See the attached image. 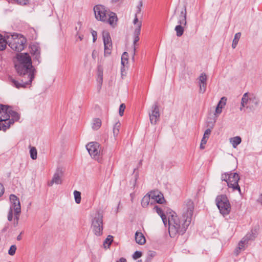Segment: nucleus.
I'll use <instances>...</instances> for the list:
<instances>
[{
  "label": "nucleus",
  "instance_id": "1",
  "mask_svg": "<svg viewBox=\"0 0 262 262\" xmlns=\"http://www.w3.org/2000/svg\"><path fill=\"white\" fill-rule=\"evenodd\" d=\"M16 58L15 68L20 78L17 80L9 76V80L11 84L17 89L26 88L31 84L34 78L35 70L32 66L31 58L29 54H17Z\"/></svg>",
  "mask_w": 262,
  "mask_h": 262
},
{
  "label": "nucleus",
  "instance_id": "2",
  "mask_svg": "<svg viewBox=\"0 0 262 262\" xmlns=\"http://www.w3.org/2000/svg\"><path fill=\"white\" fill-rule=\"evenodd\" d=\"M194 211V203L190 199L186 200L183 205L182 217H178L174 212L168 216L167 224L170 236L174 237L177 234H183L190 225Z\"/></svg>",
  "mask_w": 262,
  "mask_h": 262
},
{
  "label": "nucleus",
  "instance_id": "3",
  "mask_svg": "<svg viewBox=\"0 0 262 262\" xmlns=\"http://www.w3.org/2000/svg\"><path fill=\"white\" fill-rule=\"evenodd\" d=\"M26 42V39L19 34L13 33L7 35L8 45L14 51L20 52L23 50Z\"/></svg>",
  "mask_w": 262,
  "mask_h": 262
},
{
  "label": "nucleus",
  "instance_id": "4",
  "mask_svg": "<svg viewBox=\"0 0 262 262\" xmlns=\"http://www.w3.org/2000/svg\"><path fill=\"white\" fill-rule=\"evenodd\" d=\"M259 99L256 95L246 93L243 95L241 100L240 110H242L243 107L245 106L250 110H254L259 105Z\"/></svg>",
  "mask_w": 262,
  "mask_h": 262
},
{
  "label": "nucleus",
  "instance_id": "5",
  "mask_svg": "<svg viewBox=\"0 0 262 262\" xmlns=\"http://www.w3.org/2000/svg\"><path fill=\"white\" fill-rule=\"evenodd\" d=\"M10 107L6 105H0V130L6 131L13 124L10 120Z\"/></svg>",
  "mask_w": 262,
  "mask_h": 262
},
{
  "label": "nucleus",
  "instance_id": "6",
  "mask_svg": "<svg viewBox=\"0 0 262 262\" xmlns=\"http://www.w3.org/2000/svg\"><path fill=\"white\" fill-rule=\"evenodd\" d=\"M91 229L96 236H100L103 233V215L102 213L97 211L92 217Z\"/></svg>",
  "mask_w": 262,
  "mask_h": 262
},
{
  "label": "nucleus",
  "instance_id": "7",
  "mask_svg": "<svg viewBox=\"0 0 262 262\" xmlns=\"http://www.w3.org/2000/svg\"><path fill=\"white\" fill-rule=\"evenodd\" d=\"M215 202L220 212L225 216L230 213L231 211V205L229 200L225 195L217 196L215 199Z\"/></svg>",
  "mask_w": 262,
  "mask_h": 262
},
{
  "label": "nucleus",
  "instance_id": "8",
  "mask_svg": "<svg viewBox=\"0 0 262 262\" xmlns=\"http://www.w3.org/2000/svg\"><path fill=\"white\" fill-rule=\"evenodd\" d=\"M86 148L89 154L93 159L99 162L101 161V148L98 143L95 142H90L86 145Z\"/></svg>",
  "mask_w": 262,
  "mask_h": 262
},
{
  "label": "nucleus",
  "instance_id": "9",
  "mask_svg": "<svg viewBox=\"0 0 262 262\" xmlns=\"http://www.w3.org/2000/svg\"><path fill=\"white\" fill-rule=\"evenodd\" d=\"M94 11L96 18L100 21H105L109 13L104 6L98 5L94 7Z\"/></svg>",
  "mask_w": 262,
  "mask_h": 262
},
{
  "label": "nucleus",
  "instance_id": "10",
  "mask_svg": "<svg viewBox=\"0 0 262 262\" xmlns=\"http://www.w3.org/2000/svg\"><path fill=\"white\" fill-rule=\"evenodd\" d=\"M239 180V177L237 173L230 172V175L228 176L227 185L229 188H232L233 191L237 190L241 193V188L238 183Z\"/></svg>",
  "mask_w": 262,
  "mask_h": 262
},
{
  "label": "nucleus",
  "instance_id": "11",
  "mask_svg": "<svg viewBox=\"0 0 262 262\" xmlns=\"http://www.w3.org/2000/svg\"><path fill=\"white\" fill-rule=\"evenodd\" d=\"M257 235V230L256 229L251 230V232L247 233L239 242V249H244L245 246L248 244L249 241H253Z\"/></svg>",
  "mask_w": 262,
  "mask_h": 262
},
{
  "label": "nucleus",
  "instance_id": "12",
  "mask_svg": "<svg viewBox=\"0 0 262 262\" xmlns=\"http://www.w3.org/2000/svg\"><path fill=\"white\" fill-rule=\"evenodd\" d=\"M150 122L155 125L160 119V112L158 104L156 102L151 107V112L149 113Z\"/></svg>",
  "mask_w": 262,
  "mask_h": 262
},
{
  "label": "nucleus",
  "instance_id": "13",
  "mask_svg": "<svg viewBox=\"0 0 262 262\" xmlns=\"http://www.w3.org/2000/svg\"><path fill=\"white\" fill-rule=\"evenodd\" d=\"M9 199L11 203L10 209L16 213H20L21 207L19 199L14 194H11Z\"/></svg>",
  "mask_w": 262,
  "mask_h": 262
},
{
  "label": "nucleus",
  "instance_id": "14",
  "mask_svg": "<svg viewBox=\"0 0 262 262\" xmlns=\"http://www.w3.org/2000/svg\"><path fill=\"white\" fill-rule=\"evenodd\" d=\"M149 194L151 198V204L154 203L162 204L165 201L163 194L158 190L151 191Z\"/></svg>",
  "mask_w": 262,
  "mask_h": 262
},
{
  "label": "nucleus",
  "instance_id": "15",
  "mask_svg": "<svg viewBox=\"0 0 262 262\" xmlns=\"http://www.w3.org/2000/svg\"><path fill=\"white\" fill-rule=\"evenodd\" d=\"M30 53L34 56V60L39 62L40 50L39 47L37 45H32L30 47Z\"/></svg>",
  "mask_w": 262,
  "mask_h": 262
},
{
  "label": "nucleus",
  "instance_id": "16",
  "mask_svg": "<svg viewBox=\"0 0 262 262\" xmlns=\"http://www.w3.org/2000/svg\"><path fill=\"white\" fill-rule=\"evenodd\" d=\"M187 11L186 6H184V9L181 11L180 15H179L178 24L179 25H183L186 26L187 25L186 20Z\"/></svg>",
  "mask_w": 262,
  "mask_h": 262
},
{
  "label": "nucleus",
  "instance_id": "17",
  "mask_svg": "<svg viewBox=\"0 0 262 262\" xmlns=\"http://www.w3.org/2000/svg\"><path fill=\"white\" fill-rule=\"evenodd\" d=\"M117 21V17L116 14L113 12H109L107 14V20L105 21L108 22L110 25L114 27Z\"/></svg>",
  "mask_w": 262,
  "mask_h": 262
},
{
  "label": "nucleus",
  "instance_id": "18",
  "mask_svg": "<svg viewBox=\"0 0 262 262\" xmlns=\"http://www.w3.org/2000/svg\"><path fill=\"white\" fill-rule=\"evenodd\" d=\"M227 101V98L225 97H223L220 101L219 102L217 106L215 109V113L217 114H220L222 112V108L226 105Z\"/></svg>",
  "mask_w": 262,
  "mask_h": 262
},
{
  "label": "nucleus",
  "instance_id": "19",
  "mask_svg": "<svg viewBox=\"0 0 262 262\" xmlns=\"http://www.w3.org/2000/svg\"><path fill=\"white\" fill-rule=\"evenodd\" d=\"M135 240L137 243L141 245H144L146 242L144 235L138 231H137L135 233Z\"/></svg>",
  "mask_w": 262,
  "mask_h": 262
},
{
  "label": "nucleus",
  "instance_id": "20",
  "mask_svg": "<svg viewBox=\"0 0 262 262\" xmlns=\"http://www.w3.org/2000/svg\"><path fill=\"white\" fill-rule=\"evenodd\" d=\"M61 183L62 180L61 179V176L58 172H56L54 174L52 181L50 182H49L48 185L49 186H51L53 185L54 183H55L56 184H61Z\"/></svg>",
  "mask_w": 262,
  "mask_h": 262
},
{
  "label": "nucleus",
  "instance_id": "21",
  "mask_svg": "<svg viewBox=\"0 0 262 262\" xmlns=\"http://www.w3.org/2000/svg\"><path fill=\"white\" fill-rule=\"evenodd\" d=\"M154 209L156 210V212L161 216L164 225L166 226L167 225V217L164 214L162 210L157 205H156L154 207Z\"/></svg>",
  "mask_w": 262,
  "mask_h": 262
},
{
  "label": "nucleus",
  "instance_id": "22",
  "mask_svg": "<svg viewBox=\"0 0 262 262\" xmlns=\"http://www.w3.org/2000/svg\"><path fill=\"white\" fill-rule=\"evenodd\" d=\"M104 45L112 44L110 33L107 31H103L102 33Z\"/></svg>",
  "mask_w": 262,
  "mask_h": 262
},
{
  "label": "nucleus",
  "instance_id": "23",
  "mask_svg": "<svg viewBox=\"0 0 262 262\" xmlns=\"http://www.w3.org/2000/svg\"><path fill=\"white\" fill-rule=\"evenodd\" d=\"M151 198L149 193L145 195L142 199L141 205L143 207H147L149 204H151Z\"/></svg>",
  "mask_w": 262,
  "mask_h": 262
},
{
  "label": "nucleus",
  "instance_id": "24",
  "mask_svg": "<svg viewBox=\"0 0 262 262\" xmlns=\"http://www.w3.org/2000/svg\"><path fill=\"white\" fill-rule=\"evenodd\" d=\"M10 120L13 121V124L15 121H18L19 119V115L18 113L10 109Z\"/></svg>",
  "mask_w": 262,
  "mask_h": 262
},
{
  "label": "nucleus",
  "instance_id": "25",
  "mask_svg": "<svg viewBox=\"0 0 262 262\" xmlns=\"http://www.w3.org/2000/svg\"><path fill=\"white\" fill-rule=\"evenodd\" d=\"M230 142L231 143L232 146L234 148H236L238 145H239L241 142V138L239 136H236L230 139Z\"/></svg>",
  "mask_w": 262,
  "mask_h": 262
},
{
  "label": "nucleus",
  "instance_id": "26",
  "mask_svg": "<svg viewBox=\"0 0 262 262\" xmlns=\"http://www.w3.org/2000/svg\"><path fill=\"white\" fill-rule=\"evenodd\" d=\"M101 125V120L99 118H95L93 120L92 128L94 130H98Z\"/></svg>",
  "mask_w": 262,
  "mask_h": 262
},
{
  "label": "nucleus",
  "instance_id": "27",
  "mask_svg": "<svg viewBox=\"0 0 262 262\" xmlns=\"http://www.w3.org/2000/svg\"><path fill=\"white\" fill-rule=\"evenodd\" d=\"M121 126V123L119 121H117L115 123L113 127V135L114 137L116 138L119 133L120 128Z\"/></svg>",
  "mask_w": 262,
  "mask_h": 262
},
{
  "label": "nucleus",
  "instance_id": "28",
  "mask_svg": "<svg viewBox=\"0 0 262 262\" xmlns=\"http://www.w3.org/2000/svg\"><path fill=\"white\" fill-rule=\"evenodd\" d=\"M7 38L6 39L3 35L0 34V50L3 51L4 50L7 46Z\"/></svg>",
  "mask_w": 262,
  "mask_h": 262
},
{
  "label": "nucleus",
  "instance_id": "29",
  "mask_svg": "<svg viewBox=\"0 0 262 262\" xmlns=\"http://www.w3.org/2000/svg\"><path fill=\"white\" fill-rule=\"evenodd\" d=\"M174 30L176 31L177 36L180 37L184 33V26L181 25H177L176 26Z\"/></svg>",
  "mask_w": 262,
  "mask_h": 262
},
{
  "label": "nucleus",
  "instance_id": "30",
  "mask_svg": "<svg viewBox=\"0 0 262 262\" xmlns=\"http://www.w3.org/2000/svg\"><path fill=\"white\" fill-rule=\"evenodd\" d=\"M241 33L240 32L236 33L235 34L234 38L232 41V47L233 49H235L238 43L239 39L241 37Z\"/></svg>",
  "mask_w": 262,
  "mask_h": 262
},
{
  "label": "nucleus",
  "instance_id": "31",
  "mask_svg": "<svg viewBox=\"0 0 262 262\" xmlns=\"http://www.w3.org/2000/svg\"><path fill=\"white\" fill-rule=\"evenodd\" d=\"M30 154L32 159L35 160L37 158V152L35 147L30 146Z\"/></svg>",
  "mask_w": 262,
  "mask_h": 262
},
{
  "label": "nucleus",
  "instance_id": "32",
  "mask_svg": "<svg viewBox=\"0 0 262 262\" xmlns=\"http://www.w3.org/2000/svg\"><path fill=\"white\" fill-rule=\"evenodd\" d=\"M128 57V53L126 52H124L121 57V64L122 65L123 68H124L125 63H127Z\"/></svg>",
  "mask_w": 262,
  "mask_h": 262
},
{
  "label": "nucleus",
  "instance_id": "33",
  "mask_svg": "<svg viewBox=\"0 0 262 262\" xmlns=\"http://www.w3.org/2000/svg\"><path fill=\"white\" fill-rule=\"evenodd\" d=\"M74 195L75 202L77 204H79L81 202V193L78 191L75 190L74 192Z\"/></svg>",
  "mask_w": 262,
  "mask_h": 262
},
{
  "label": "nucleus",
  "instance_id": "34",
  "mask_svg": "<svg viewBox=\"0 0 262 262\" xmlns=\"http://www.w3.org/2000/svg\"><path fill=\"white\" fill-rule=\"evenodd\" d=\"M112 49V44H109L108 45H104V55H110L111 54Z\"/></svg>",
  "mask_w": 262,
  "mask_h": 262
},
{
  "label": "nucleus",
  "instance_id": "35",
  "mask_svg": "<svg viewBox=\"0 0 262 262\" xmlns=\"http://www.w3.org/2000/svg\"><path fill=\"white\" fill-rule=\"evenodd\" d=\"M199 80L200 84L206 83L207 76H206V74L204 73H202L199 78Z\"/></svg>",
  "mask_w": 262,
  "mask_h": 262
},
{
  "label": "nucleus",
  "instance_id": "36",
  "mask_svg": "<svg viewBox=\"0 0 262 262\" xmlns=\"http://www.w3.org/2000/svg\"><path fill=\"white\" fill-rule=\"evenodd\" d=\"M113 237L112 235H108L107 238L105 239V240L104 242V245L105 247H106L105 245L107 244L108 247L110 246V245L111 244L112 242H113Z\"/></svg>",
  "mask_w": 262,
  "mask_h": 262
},
{
  "label": "nucleus",
  "instance_id": "37",
  "mask_svg": "<svg viewBox=\"0 0 262 262\" xmlns=\"http://www.w3.org/2000/svg\"><path fill=\"white\" fill-rule=\"evenodd\" d=\"M20 214V213H16L14 212V220L13 223V225L14 227L17 226L18 224V221L19 219Z\"/></svg>",
  "mask_w": 262,
  "mask_h": 262
},
{
  "label": "nucleus",
  "instance_id": "38",
  "mask_svg": "<svg viewBox=\"0 0 262 262\" xmlns=\"http://www.w3.org/2000/svg\"><path fill=\"white\" fill-rule=\"evenodd\" d=\"M16 3L21 6L27 5L29 3V0H13Z\"/></svg>",
  "mask_w": 262,
  "mask_h": 262
},
{
  "label": "nucleus",
  "instance_id": "39",
  "mask_svg": "<svg viewBox=\"0 0 262 262\" xmlns=\"http://www.w3.org/2000/svg\"><path fill=\"white\" fill-rule=\"evenodd\" d=\"M137 14H138L137 13L135 14V17L134 19L133 23L134 25L136 26L137 27H141L142 23L141 21H139L138 20V18L137 17Z\"/></svg>",
  "mask_w": 262,
  "mask_h": 262
},
{
  "label": "nucleus",
  "instance_id": "40",
  "mask_svg": "<svg viewBox=\"0 0 262 262\" xmlns=\"http://www.w3.org/2000/svg\"><path fill=\"white\" fill-rule=\"evenodd\" d=\"M16 250V246L14 245H12L8 251V253L10 255L13 256L15 254Z\"/></svg>",
  "mask_w": 262,
  "mask_h": 262
},
{
  "label": "nucleus",
  "instance_id": "41",
  "mask_svg": "<svg viewBox=\"0 0 262 262\" xmlns=\"http://www.w3.org/2000/svg\"><path fill=\"white\" fill-rule=\"evenodd\" d=\"M229 175H230V173L225 172V173H222L221 175L222 181H225L227 183L228 181V176H229Z\"/></svg>",
  "mask_w": 262,
  "mask_h": 262
},
{
  "label": "nucleus",
  "instance_id": "42",
  "mask_svg": "<svg viewBox=\"0 0 262 262\" xmlns=\"http://www.w3.org/2000/svg\"><path fill=\"white\" fill-rule=\"evenodd\" d=\"M98 81H99V85L98 86V90L100 91V90L101 88V85L103 82V75L102 73H99L98 74Z\"/></svg>",
  "mask_w": 262,
  "mask_h": 262
},
{
  "label": "nucleus",
  "instance_id": "43",
  "mask_svg": "<svg viewBox=\"0 0 262 262\" xmlns=\"http://www.w3.org/2000/svg\"><path fill=\"white\" fill-rule=\"evenodd\" d=\"M139 37H138V36H134V51H133V59L134 58V56L135 55V52H136L135 45L139 41Z\"/></svg>",
  "mask_w": 262,
  "mask_h": 262
},
{
  "label": "nucleus",
  "instance_id": "44",
  "mask_svg": "<svg viewBox=\"0 0 262 262\" xmlns=\"http://www.w3.org/2000/svg\"><path fill=\"white\" fill-rule=\"evenodd\" d=\"M125 108V105L124 103H122L119 107V115L120 116L123 115V113Z\"/></svg>",
  "mask_w": 262,
  "mask_h": 262
},
{
  "label": "nucleus",
  "instance_id": "45",
  "mask_svg": "<svg viewBox=\"0 0 262 262\" xmlns=\"http://www.w3.org/2000/svg\"><path fill=\"white\" fill-rule=\"evenodd\" d=\"M142 256V252L140 251H136L133 255V258L134 259H137Z\"/></svg>",
  "mask_w": 262,
  "mask_h": 262
},
{
  "label": "nucleus",
  "instance_id": "46",
  "mask_svg": "<svg viewBox=\"0 0 262 262\" xmlns=\"http://www.w3.org/2000/svg\"><path fill=\"white\" fill-rule=\"evenodd\" d=\"M207 141V139L203 137V138L201 140V144H200V149H203L205 148V145L206 144Z\"/></svg>",
  "mask_w": 262,
  "mask_h": 262
},
{
  "label": "nucleus",
  "instance_id": "47",
  "mask_svg": "<svg viewBox=\"0 0 262 262\" xmlns=\"http://www.w3.org/2000/svg\"><path fill=\"white\" fill-rule=\"evenodd\" d=\"M156 254V252L153 251H149L147 252V258H148L149 259L151 260V258L154 257Z\"/></svg>",
  "mask_w": 262,
  "mask_h": 262
},
{
  "label": "nucleus",
  "instance_id": "48",
  "mask_svg": "<svg viewBox=\"0 0 262 262\" xmlns=\"http://www.w3.org/2000/svg\"><path fill=\"white\" fill-rule=\"evenodd\" d=\"M207 83L200 84V93H204L206 91Z\"/></svg>",
  "mask_w": 262,
  "mask_h": 262
},
{
  "label": "nucleus",
  "instance_id": "49",
  "mask_svg": "<svg viewBox=\"0 0 262 262\" xmlns=\"http://www.w3.org/2000/svg\"><path fill=\"white\" fill-rule=\"evenodd\" d=\"M211 130L209 128L207 129L204 134L203 138H205L208 140L209 137L211 134Z\"/></svg>",
  "mask_w": 262,
  "mask_h": 262
},
{
  "label": "nucleus",
  "instance_id": "50",
  "mask_svg": "<svg viewBox=\"0 0 262 262\" xmlns=\"http://www.w3.org/2000/svg\"><path fill=\"white\" fill-rule=\"evenodd\" d=\"M141 27H136L134 31V36H138L140 34V31H141Z\"/></svg>",
  "mask_w": 262,
  "mask_h": 262
},
{
  "label": "nucleus",
  "instance_id": "51",
  "mask_svg": "<svg viewBox=\"0 0 262 262\" xmlns=\"http://www.w3.org/2000/svg\"><path fill=\"white\" fill-rule=\"evenodd\" d=\"M13 211L12 209H9L8 214V220L11 221L13 219Z\"/></svg>",
  "mask_w": 262,
  "mask_h": 262
},
{
  "label": "nucleus",
  "instance_id": "52",
  "mask_svg": "<svg viewBox=\"0 0 262 262\" xmlns=\"http://www.w3.org/2000/svg\"><path fill=\"white\" fill-rule=\"evenodd\" d=\"M91 33H92V35L93 36V42H95L97 39V32L94 30H92Z\"/></svg>",
  "mask_w": 262,
  "mask_h": 262
},
{
  "label": "nucleus",
  "instance_id": "53",
  "mask_svg": "<svg viewBox=\"0 0 262 262\" xmlns=\"http://www.w3.org/2000/svg\"><path fill=\"white\" fill-rule=\"evenodd\" d=\"M5 188L3 184L0 183V197L4 193Z\"/></svg>",
  "mask_w": 262,
  "mask_h": 262
},
{
  "label": "nucleus",
  "instance_id": "54",
  "mask_svg": "<svg viewBox=\"0 0 262 262\" xmlns=\"http://www.w3.org/2000/svg\"><path fill=\"white\" fill-rule=\"evenodd\" d=\"M143 6V3H142V1H140L138 6H137V8H138V10H137V14H139L141 12V8Z\"/></svg>",
  "mask_w": 262,
  "mask_h": 262
},
{
  "label": "nucleus",
  "instance_id": "55",
  "mask_svg": "<svg viewBox=\"0 0 262 262\" xmlns=\"http://www.w3.org/2000/svg\"><path fill=\"white\" fill-rule=\"evenodd\" d=\"M98 55L97 52L96 50H94L92 52V56L93 59H95Z\"/></svg>",
  "mask_w": 262,
  "mask_h": 262
},
{
  "label": "nucleus",
  "instance_id": "56",
  "mask_svg": "<svg viewBox=\"0 0 262 262\" xmlns=\"http://www.w3.org/2000/svg\"><path fill=\"white\" fill-rule=\"evenodd\" d=\"M116 262H126V260L125 258L122 257Z\"/></svg>",
  "mask_w": 262,
  "mask_h": 262
},
{
  "label": "nucleus",
  "instance_id": "57",
  "mask_svg": "<svg viewBox=\"0 0 262 262\" xmlns=\"http://www.w3.org/2000/svg\"><path fill=\"white\" fill-rule=\"evenodd\" d=\"M242 249H239V247L235 250L234 251V253L235 254L237 255H238V254L240 252V251Z\"/></svg>",
  "mask_w": 262,
  "mask_h": 262
},
{
  "label": "nucleus",
  "instance_id": "58",
  "mask_svg": "<svg viewBox=\"0 0 262 262\" xmlns=\"http://www.w3.org/2000/svg\"><path fill=\"white\" fill-rule=\"evenodd\" d=\"M9 228V225H7L5 226V227L2 229V232H6L7 229H8Z\"/></svg>",
  "mask_w": 262,
  "mask_h": 262
},
{
  "label": "nucleus",
  "instance_id": "59",
  "mask_svg": "<svg viewBox=\"0 0 262 262\" xmlns=\"http://www.w3.org/2000/svg\"><path fill=\"white\" fill-rule=\"evenodd\" d=\"M259 200L260 203L262 204V194L260 195Z\"/></svg>",
  "mask_w": 262,
  "mask_h": 262
},
{
  "label": "nucleus",
  "instance_id": "60",
  "mask_svg": "<svg viewBox=\"0 0 262 262\" xmlns=\"http://www.w3.org/2000/svg\"><path fill=\"white\" fill-rule=\"evenodd\" d=\"M21 235H19L17 237V239L18 241L20 240V239H21Z\"/></svg>",
  "mask_w": 262,
  "mask_h": 262
},
{
  "label": "nucleus",
  "instance_id": "61",
  "mask_svg": "<svg viewBox=\"0 0 262 262\" xmlns=\"http://www.w3.org/2000/svg\"><path fill=\"white\" fill-rule=\"evenodd\" d=\"M78 38L80 39V40H81L83 39V36L79 35L78 36Z\"/></svg>",
  "mask_w": 262,
  "mask_h": 262
},
{
  "label": "nucleus",
  "instance_id": "62",
  "mask_svg": "<svg viewBox=\"0 0 262 262\" xmlns=\"http://www.w3.org/2000/svg\"><path fill=\"white\" fill-rule=\"evenodd\" d=\"M150 261H151L150 259H149L148 258H146L145 262H150Z\"/></svg>",
  "mask_w": 262,
  "mask_h": 262
},
{
  "label": "nucleus",
  "instance_id": "63",
  "mask_svg": "<svg viewBox=\"0 0 262 262\" xmlns=\"http://www.w3.org/2000/svg\"><path fill=\"white\" fill-rule=\"evenodd\" d=\"M137 262H142V261H141V260H138Z\"/></svg>",
  "mask_w": 262,
  "mask_h": 262
}]
</instances>
